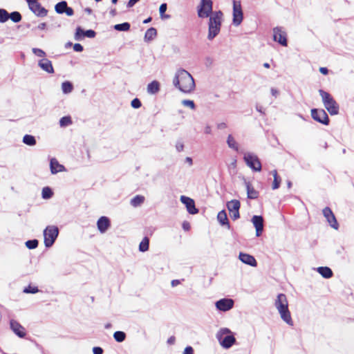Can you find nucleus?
<instances>
[{"mask_svg":"<svg viewBox=\"0 0 354 354\" xmlns=\"http://www.w3.org/2000/svg\"><path fill=\"white\" fill-rule=\"evenodd\" d=\"M22 141L25 145L30 147L35 146L37 143L35 137L30 134H26L23 137Z\"/></svg>","mask_w":354,"mask_h":354,"instance_id":"nucleus-31","label":"nucleus"},{"mask_svg":"<svg viewBox=\"0 0 354 354\" xmlns=\"http://www.w3.org/2000/svg\"><path fill=\"white\" fill-rule=\"evenodd\" d=\"M8 20V12L3 8H0V23L3 24Z\"/></svg>","mask_w":354,"mask_h":354,"instance_id":"nucleus-43","label":"nucleus"},{"mask_svg":"<svg viewBox=\"0 0 354 354\" xmlns=\"http://www.w3.org/2000/svg\"><path fill=\"white\" fill-rule=\"evenodd\" d=\"M145 199V196L142 195H136L131 199L130 204L133 207H137L140 206L144 203Z\"/></svg>","mask_w":354,"mask_h":354,"instance_id":"nucleus-30","label":"nucleus"},{"mask_svg":"<svg viewBox=\"0 0 354 354\" xmlns=\"http://www.w3.org/2000/svg\"><path fill=\"white\" fill-rule=\"evenodd\" d=\"M140 0H129L127 3V8H131L133 7Z\"/></svg>","mask_w":354,"mask_h":354,"instance_id":"nucleus-54","label":"nucleus"},{"mask_svg":"<svg viewBox=\"0 0 354 354\" xmlns=\"http://www.w3.org/2000/svg\"><path fill=\"white\" fill-rule=\"evenodd\" d=\"M274 306L280 314L281 318L287 324L290 326L293 325V322L291 317L290 312L288 309V303L286 295L283 293H279L274 302Z\"/></svg>","mask_w":354,"mask_h":354,"instance_id":"nucleus-3","label":"nucleus"},{"mask_svg":"<svg viewBox=\"0 0 354 354\" xmlns=\"http://www.w3.org/2000/svg\"><path fill=\"white\" fill-rule=\"evenodd\" d=\"M183 354H194V348L191 346L185 348Z\"/></svg>","mask_w":354,"mask_h":354,"instance_id":"nucleus-50","label":"nucleus"},{"mask_svg":"<svg viewBox=\"0 0 354 354\" xmlns=\"http://www.w3.org/2000/svg\"><path fill=\"white\" fill-rule=\"evenodd\" d=\"M50 172L53 174H56L58 172L66 171V168L63 165L59 164L57 160L53 158L50 160Z\"/></svg>","mask_w":354,"mask_h":354,"instance_id":"nucleus-22","label":"nucleus"},{"mask_svg":"<svg viewBox=\"0 0 354 354\" xmlns=\"http://www.w3.org/2000/svg\"><path fill=\"white\" fill-rule=\"evenodd\" d=\"M174 86L181 92L189 93L195 88V82L191 74L185 69H179L173 80Z\"/></svg>","mask_w":354,"mask_h":354,"instance_id":"nucleus-1","label":"nucleus"},{"mask_svg":"<svg viewBox=\"0 0 354 354\" xmlns=\"http://www.w3.org/2000/svg\"><path fill=\"white\" fill-rule=\"evenodd\" d=\"M53 191L50 187L46 186L42 189L41 197L44 199H50L53 197Z\"/></svg>","mask_w":354,"mask_h":354,"instance_id":"nucleus-38","label":"nucleus"},{"mask_svg":"<svg viewBox=\"0 0 354 354\" xmlns=\"http://www.w3.org/2000/svg\"><path fill=\"white\" fill-rule=\"evenodd\" d=\"M182 227L185 231H189L190 230V224L187 221H184Z\"/></svg>","mask_w":354,"mask_h":354,"instance_id":"nucleus-56","label":"nucleus"},{"mask_svg":"<svg viewBox=\"0 0 354 354\" xmlns=\"http://www.w3.org/2000/svg\"><path fill=\"white\" fill-rule=\"evenodd\" d=\"M239 259L242 263L252 267H256L257 265V262L255 258L252 255L248 253H245L243 252H239Z\"/></svg>","mask_w":354,"mask_h":354,"instance_id":"nucleus-20","label":"nucleus"},{"mask_svg":"<svg viewBox=\"0 0 354 354\" xmlns=\"http://www.w3.org/2000/svg\"><path fill=\"white\" fill-rule=\"evenodd\" d=\"M227 145L229 148L234 150L235 151L238 152L239 150V145L236 142L234 138L232 136V135L230 134L228 135L226 140Z\"/></svg>","mask_w":354,"mask_h":354,"instance_id":"nucleus-29","label":"nucleus"},{"mask_svg":"<svg viewBox=\"0 0 354 354\" xmlns=\"http://www.w3.org/2000/svg\"><path fill=\"white\" fill-rule=\"evenodd\" d=\"M226 206L230 213H232L233 212L239 211L241 203L239 200L233 199L227 202Z\"/></svg>","mask_w":354,"mask_h":354,"instance_id":"nucleus-26","label":"nucleus"},{"mask_svg":"<svg viewBox=\"0 0 354 354\" xmlns=\"http://www.w3.org/2000/svg\"><path fill=\"white\" fill-rule=\"evenodd\" d=\"M131 105L133 109H139L141 107L142 103L138 98L136 97L131 100Z\"/></svg>","mask_w":354,"mask_h":354,"instance_id":"nucleus-46","label":"nucleus"},{"mask_svg":"<svg viewBox=\"0 0 354 354\" xmlns=\"http://www.w3.org/2000/svg\"><path fill=\"white\" fill-rule=\"evenodd\" d=\"M230 214L231 218H232L233 221H236V220H237L238 218H240V213H239V211L233 212L230 213Z\"/></svg>","mask_w":354,"mask_h":354,"instance_id":"nucleus-53","label":"nucleus"},{"mask_svg":"<svg viewBox=\"0 0 354 354\" xmlns=\"http://www.w3.org/2000/svg\"><path fill=\"white\" fill-rule=\"evenodd\" d=\"M160 91V83L153 80L147 85V92L149 94H156Z\"/></svg>","mask_w":354,"mask_h":354,"instance_id":"nucleus-28","label":"nucleus"},{"mask_svg":"<svg viewBox=\"0 0 354 354\" xmlns=\"http://www.w3.org/2000/svg\"><path fill=\"white\" fill-rule=\"evenodd\" d=\"M234 301L231 298H222L215 302V306L218 311L227 312L233 308Z\"/></svg>","mask_w":354,"mask_h":354,"instance_id":"nucleus-11","label":"nucleus"},{"mask_svg":"<svg viewBox=\"0 0 354 354\" xmlns=\"http://www.w3.org/2000/svg\"><path fill=\"white\" fill-rule=\"evenodd\" d=\"M10 327L12 332L19 337L24 338L26 335L24 327L15 319L10 321Z\"/></svg>","mask_w":354,"mask_h":354,"instance_id":"nucleus-17","label":"nucleus"},{"mask_svg":"<svg viewBox=\"0 0 354 354\" xmlns=\"http://www.w3.org/2000/svg\"><path fill=\"white\" fill-rule=\"evenodd\" d=\"M39 67L48 74L55 73L52 62L47 58H43L38 61Z\"/></svg>","mask_w":354,"mask_h":354,"instance_id":"nucleus-21","label":"nucleus"},{"mask_svg":"<svg viewBox=\"0 0 354 354\" xmlns=\"http://www.w3.org/2000/svg\"><path fill=\"white\" fill-rule=\"evenodd\" d=\"M227 127V125L225 122H221V123L217 124V128L218 129H226Z\"/></svg>","mask_w":354,"mask_h":354,"instance_id":"nucleus-59","label":"nucleus"},{"mask_svg":"<svg viewBox=\"0 0 354 354\" xmlns=\"http://www.w3.org/2000/svg\"><path fill=\"white\" fill-rule=\"evenodd\" d=\"M180 201L183 204L185 205L187 211L189 214H196L198 212V209L196 207L195 201L194 199L186 196H181Z\"/></svg>","mask_w":354,"mask_h":354,"instance_id":"nucleus-13","label":"nucleus"},{"mask_svg":"<svg viewBox=\"0 0 354 354\" xmlns=\"http://www.w3.org/2000/svg\"><path fill=\"white\" fill-rule=\"evenodd\" d=\"M281 180V177L280 176H279V177H276L275 176L274 178L272 185V189H278L280 187Z\"/></svg>","mask_w":354,"mask_h":354,"instance_id":"nucleus-47","label":"nucleus"},{"mask_svg":"<svg viewBox=\"0 0 354 354\" xmlns=\"http://www.w3.org/2000/svg\"><path fill=\"white\" fill-rule=\"evenodd\" d=\"M73 84L70 81L66 80L62 83V90L64 94L71 93L73 91Z\"/></svg>","mask_w":354,"mask_h":354,"instance_id":"nucleus-32","label":"nucleus"},{"mask_svg":"<svg viewBox=\"0 0 354 354\" xmlns=\"http://www.w3.org/2000/svg\"><path fill=\"white\" fill-rule=\"evenodd\" d=\"M64 14H66L68 17H71L74 15V10L71 7L68 6L66 10H64Z\"/></svg>","mask_w":354,"mask_h":354,"instance_id":"nucleus-52","label":"nucleus"},{"mask_svg":"<svg viewBox=\"0 0 354 354\" xmlns=\"http://www.w3.org/2000/svg\"><path fill=\"white\" fill-rule=\"evenodd\" d=\"M32 53L37 57L45 58L46 53L44 50L38 48H33L32 49Z\"/></svg>","mask_w":354,"mask_h":354,"instance_id":"nucleus-44","label":"nucleus"},{"mask_svg":"<svg viewBox=\"0 0 354 354\" xmlns=\"http://www.w3.org/2000/svg\"><path fill=\"white\" fill-rule=\"evenodd\" d=\"M216 337L221 346L225 349L231 348L236 342V338L232 332L227 328H221Z\"/></svg>","mask_w":354,"mask_h":354,"instance_id":"nucleus-4","label":"nucleus"},{"mask_svg":"<svg viewBox=\"0 0 354 354\" xmlns=\"http://www.w3.org/2000/svg\"><path fill=\"white\" fill-rule=\"evenodd\" d=\"M39 241L37 239H30L25 242V245L29 250H34L38 247Z\"/></svg>","mask_w":354,"mask_h":354,"instance_id":"nucleus-41","label":"nucleus"},{"mask_svg":"<svg viewBox=\"0 0 354 354\" xmlns=\"http://www.w3.org/2000/svg\"><path fill=\"white\" fill-rule=\"evenodd\" d=\"M118 12H117V10L115 8H112L111 9V10L109 11V15H111V17H115L117 15Z\"/></svg>","mask_w":354,"mask_h":354,"instance_id":"nucleus-64","label":"nucleus"},{"mask_svg":"<svg viewBox=\"0 0 354 354\" xmlns=\"http://www.w3.org/2000/svg\"><path fill=\"white\" fill-rule=\"evenodd\" d=\"M8 19H10L14 23H19L22 19L21 13L18 11H13L10 13L8 12Z\"/></svg>","mask_w":354,"mask_h":354,"instance_id":"nucleus-36","label":"nucleus"},{"mask_svg":"<svg viewBox=\"0 0 354 354\" xmlns=\"http://www.w3.org/2000/svg\"><path fill=\"white\" fill-rule=\"evenodd\" d=\"M311 117L314 120L322 124L328 125L330 123V119L328 114L322 109H312Z\"/></svg>","mask_w":354,"mask_h":354,"instance_id":"nucleus-9","label":"nucleus"},{"mask_svg":"<svg viewBox=\"0 0 354 354\" xmlns=\"http://www.w3.org/2000/svg\"><path fill=\"white\" fill-rule=\"evenodd\" d=\"M23 292L27 294H35L39 292V290L37 286L28 285L24 288Z\"/></svg>","mask_w":354,"mask_h":354,"instance_id":"nucleus-42","label":"nucleus"},{"mask_svg":"<svg viewBox=\"0 0 354 354\" xmlns=\"http://www.w3.org/2000/svg\"><path fill=\"white\" fill-rule=\"evenodd\" d=\"M205 133L211 134L212 133V128L209 125H206L204 130Z\"/></svg>","mask_w":354,"mask_h":354,"instance_id":"nucleus-62","label":"nucleus"},{"mask_svg":"<svg viewBox=\"0 0 354 354\" xmlns=\"http://www.w3.org/2000/svg\"><path fill=\"white\" fill-rule=\"evenodd\" d=\"M251 221L256 230V236H260L263 230V218L261 215H254Z\"/></svg>","mask_w":354,"mask_h":354,"instance_id":"nucleus-18","label":"nucleus"},{"mask_svg":"<svg viewBox=\"0 0 354 354\" xmlns=\"http://www.w3.org/2000/svg\"><path fill=\"white\" fill-rule=\"evenodd\" d=\"M214 12L212 0H201L200 4L197 6V14L199 18H207Z\"/></svg>","mask_w":354,"mask_h":354,"instance_id":"nucleus-8","label":"nucleus"},{"mask_svg":"<svg viewBox=\"0 0 354 354\" xmlns=\"http://www.w3.org/2000/svg\"><path fill=\"white\" fill-rule=\"evenodd\" d=\"M131 24L129 22H123L114 25V30L119 32H127L130 30Z\"/></svg>","mask_w":354,"mask_h":354,"instance_id":"nucleus-34","label":"nucleus"},{"mask_svg":"<svg viewBox=\"0 0 354 354\" xmlns=\"http://www.w3.org/2000/svg\"><path fill=\"white\" fill-rule=\"evenodd\" d=\"M46 28V24L45 22L40 23L37 27L32 28V30H44Z\"/></svg>","mask_w":354,"mask_h":354,"instance_id":"nucleus-55","label":"nucleus"},{"mask_svg":"<svg viewBox=\"0 0 354 354\" xmlns=\"http://www.w3.org/2000/svg\"><path fill=\"white\" fill-rule=\"evenodd\" d=\"M217 220L221 225L226 226L227 229L230 228V224L227 218L226 211L225 209H223L218 213Z\"/></svg>","mask_w":354,"mask_h":354,"instance_id":"nucleus-23","label":"nucleus"},{"mask_svg":"<svg viewBox=\"0 0 354 354\" xmlns=\"http://www.w3.org/2000/svg\"><path fill=\"white\" fill-rule=\"evenodd\" d=\"M73 50L75 52L80 53V52H82L84 50V47H83V46L81 44L76 43V44H75L73 45Z\"/></svg>","mask_w":354,"mask_h":354,"instance_id":"nucleus-49","label":"nucleus"},{"mask_svg":"<svg viewBox=\"0 0 354 354\" xmlns=\"http://www.w3.org/2000/svg\"><path fill=\"white\" fill-rule=\"evenodd\" d=\"M97 227L100 233H105L111 227L109 218L105 216L100 217L97 221Z\"/></svg>","mask_w":354,"mask_h":354,"instance_id":"nucleus-19","label":"nucleus"},{"mask_svg":"<svg viewBox=\"0 0 354 354\" xmlns=\"http://www.w3.org/2000/svg\"><path fill=\"white\" fill-rule=\"evenodd\" d=\"M316 270L317 272L324 279H330L333 275L332 270L327 266H320L318 267Z\"/></svg>","mask_w":354,"mask_h":354,"instance_id":"nucleus-25","label":"nucleus"},{"mask_svg":"<svg viewBox=\"0 0 354 354\" xmlns=\"http://www.w3.org/2000/svg\"><path fill=\"white\" fill-rule=\"evenodd\" d=\"M180 283V280L178 279H174L171 282V285L172 287H175Z\"/></svg>","mask_w":354,"mask_h":354,"instance_id":"nucleus-63","label":"nucleus"},{"mask_svg":"<svg viewBox=\"0 0 354 354\" xmlns=\"http://www.w3.org/2000/svg\"><path fill=\"white\" fill-rule=\"evenodd\" d=\"M232 24L235 26H239L243 19V12L240 1H233Z\"/></svg>","mask_w":354,"mask_h":354,"instance_id":"nucleus-10","label":"nucleus"},{"mask_svg":"<svg viewBox=\"0 0 354 354\" xmlns=\"http://www.w3.org/2000/svg\"><path fill=\"white\" fill-rule=\"evenodd\" d=\"M273 40L282 46H288L287 35L282 30L281 27L277 26L273 28Z\"/></svg>","mask_w":354,"mask_h":354,"instance_id":"nucleus-12","label":"nucleus"},{"mask_svg":"<svg viewBox=\"0 0 354 354\" xmlns=\"http://www.w3.org/2000/svg\"><path fill=\"white\" fill-rule=\"evenodd\" d=\"M243 160L245 165L253 171H261L262 169L261 162L259 157L252 152H245L243 156Z\"/></svg>","mask_w":354,"mask_h":354,"instance_id":"nucleus-7","label":"nucleus"},{"mask_svg":"<svg viewBox=\"0 0 354 354\" xmlns=\"http://www.w3.org/2000/svg\"><path fill=\"white\" fill-rule=\"evenodd\" d=\"M104 350L100 346H94L93 348V354H103Z\"/></svg>","mask_w":354,"mask_h":354,"instance_id":"nucleus-51","label":"nucleus"},{"mask_svg":"<svg viewBox=\"0 0 354 354\" xmlns=\"http://www.w3.org/2000/svg\"><path fill=\"white\" fill-rule=\"evenodd\" d=\"M182 104H183L185 106L189 107L192 110H194L196 109V105H195L194 102L191 100H183L182 101Z\"/></svg>","mask_w":354,"mask_h":354,"instance_id":"nucleus-45","label":"nucleus"},{"mask_svg":"<svg viewBox=\"0 0 354 354\" xmlns=\"http://www.w3.org/2000/svg\"><path fill=\"white\" fill-rule=\"evenodd\" d=\"M322 212L323 215L328 222L330 226L335 230H337L339 227V224L331 209L328 207H326L324 208Z\"/></svg>","mask_w":354,"mask_h":354,"instance_id":"nucleus-15","label":"nucleus"},{"mask_svg":"<svg viewBox=\"0 0 354 354\" xmlns=\"http://www.w3.org/2000/svg\"><path fill=\"white\" fill-rule=\"evenodd\" d=\"M167 9V5L166 3H162L159 7V12L160 18L162 19L170 18V15L165 14Z\"/></svg>","mask_w":354,"mask_h":354,"instance_id":"nucleus-40","label":"nucleus"},{"mask_svg":"<svg viewBox=\"0 0 354 354\" xmlns=\"http://www.w3.org/2000/svg\"><path fill=\"white\" fill-rule=\"evenodd\" d=\"M44 243L46 248L53 245L59 235V228L55 225H48L43 232Z\"/></svg>","mask_w":354,"mask_h":354,"instance_id":"nucleus-6","label":"nucleus"},{"mask_svg":"<svg viewBox=\"0 0 354 354\" xmlns=\"http://www.w3.org/2000/svg\"><path fill=\"white\" fill-rule=\"evenodd\" d=\"M95 35V30L92 29L84 30L82 27L77 26L75 30V38L76 40H81L84 37L94 38Z\"/></svg>","mask_w":354,"mask_h":354,"instance_id":"nucleus-14","label":"nucleus"},{"mask_svg":"<svg viewBox=\"0 0 354 354\" xmlns=\"http://www.w3.org/2000/svg\"><path fill=\"white\" fill-rule=\"evenodd\" d=\"M245 185L247 190V196L250 199H256L259 196V192L253 187L252 184L245 180Z\"/></svg>","mask_w":354,"mask_h":354,"instance_id":"nucleus-24","label":"nucleus"},{"mask_svg":"<svg viewBox=\"0 0 354 354\" xmlns=\"http://www.w3.org/2000/svg\"><path fill=\"white\" fill-rule=\"evenodd\" d=\"M29 9L37 17H44L47 15L48 10L41 6L39 2H32L28 4Z\"/></svg>","mask_w":354,"mask_h":354,"instance_id":"nucleus-16","label":"nucleus"},{"mask_svg":"<svg viewBox=\"0 0 354 354\" xmlns=\"http://www.w3.org/2000/svg\"><path fill=\"white\" fill-rule=\"evenodd\" d=\"M156 35L157 30L153 27H151L145 32L144 39L146 42H149L153 40Z\"/></svg>","mask_w":354,"mask_h":354,"instance_id":"nucleus-27","label":"nucleus"},{"mask_svg":"<svg viewBox=\"0 0 354 354\" xmlns=\"http://www.w3.org/2000/svg\"><path fill=\"white\" fill-rule=\"evenodd\" d=\"M72 119L70 115L63 116L59 120V125L61 127H66L72 124Z\"/></svg>","mask_w":354,"mask_h":354,"instance_id":"nucleus-39","label":"nucleus"},{"mask_svg":"<svg viewBox=\"0 0 354 354\" xmlns=\"http://www.w3.org/2000/svg\"><path fill=\"white\" fill-rule=\"evenodd\" d=\"M68 6V3L66 1H61L55 4V10L57 14L62 15L64 13V10Z\"/></svg>","mask_w":354,"mask_h":354,"instance_id":"nucleus-33","label":"nucleus"},{"mask_svg":"<svg viewBox=\"0 0 354 354\" xmlns=\"http://www.w3.org/2000/svg\"><path fill=\"white\" fill-rule=\"evenodd\" d=\"M212 62H213V60H212V59L211 57H207L205 58V65L207 66H210L212 65Z\"/></svg>","mask_w":354,"mask_h":354,"instance_id":"nucleus-60","label":"nucleus"},{"mask_svg":"<svg viewBox=\"0 0 354 354\" xmlns=\"http://www.w3.org/2000/svg\"><path fill=\"white\" fill-rule=\"evenodd\" d=\"M175 342H176V337L174 336L169 337L167 341V344L169 345L174 344L175 343Z\"/></svg>","mask_w":354,"mask_h":354,"instance_id":"nucleus-57","label":"nucleus"},{"mask_svg":"<svg viewBox=\"0 0 354 354\" xmlns=\"http://www.w3.org/2000/svg\"><path fill=\"white\" fill-rule=\"evenodd\" d=\"M270 91H271V94L274 96L275 97H277V95H279V91L275 88H271L270 89Z\"/></svg>","mask_w":354,"mask_h":354,"instance_id":"nucleus-61","label":"nucleus"},{"mask_svg":"<svg viewBox=\"0 0 354 354\" xmlns=\"http://www.w3.org/2000/svg\"><path fill=\"white\" fill-rule=\"evenodd\" d=\"M319 72L323 75H328V69L326 67H320L319 69Z\"/></svg>","mask_w":354,"mask_h":354,"instance_id":"nucleus-58","label":"nucleus"},{"mask_svg":"<svg viewBox=\"0 0 354 354\" xmlns=\"http://www.w3.org/2000/svg\"><path fill=\"white\" fill-rule=\"evenodd\" d=\"M319 93L322 97V102L325 109L331 115H335L339 113V106L333 96L328 92L319 89Z\"/></svg>","mask_w":354,"mask_h":354,"instance_id":"nucleus-5","label":"nucleus"},{"mask_svg":"<svg viewBox=\"0 0 354 354\" xmlns=\"http://www.w3.org/2000/svg\"><path fill=\"white\" fill-rule=\"evenodd\" d=\"M176 151L178 152L183 151L184 144L181 140H177L176 144Z\"/></svg>","mask_w":354,"mask_h":354,"instance_id":"nucleus-48","label":"nucleus"},{"mask_svg":"<svg viewBox=\"0 0 354 354\" xmlns=\"http://www.w3.org/2000/svg\"><path fill=\"white\" fill-rule=\"evenodd\" d=\"M149 239L147 236H145L139 244V251L141 252H145L149 250Z\"/></svg>","mask_w":354,"mask_h":354,"instance_id":"nucleus-35","label":"nucleus"},{"mask_svg":"<svg viewBox=\"0 0 354 354\" xmlns=\"http://www.w3.org/2000/svg\"><path fill=\"white\" fill-rule=\"evenodd\" d=\"M223 14L222 11H214L209 16L207 39L213 40L220 32Z\"/></svg>","mask_w":354,"mask_h":354,"instance_id":"nucleus-2","label":"nucleus"},{"mask_svg":"<svg viewBox=\"0 0 354 354\" xmlns=\"http://www.w3.org/2000/svg\"><path fill=\"white\" fill-rule=\"evenodd\" d=\"M126 337L127 335L124 331L118 330L113 333V338L118 343L123 342L126 339Z\"/></svg>","mask_w":354,"mask_h":354,"instance_id":"nucleus-37","label":"nucleus"}]
</instances>
